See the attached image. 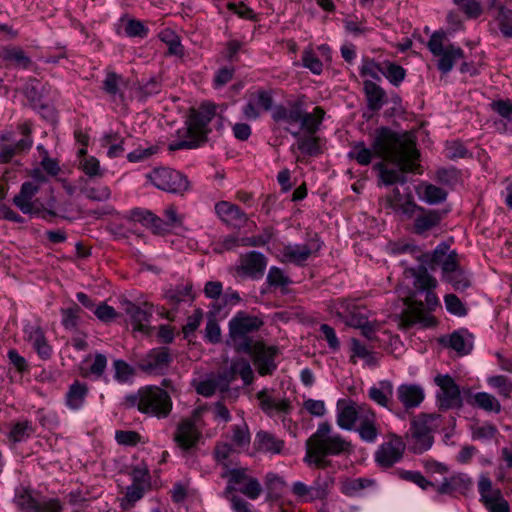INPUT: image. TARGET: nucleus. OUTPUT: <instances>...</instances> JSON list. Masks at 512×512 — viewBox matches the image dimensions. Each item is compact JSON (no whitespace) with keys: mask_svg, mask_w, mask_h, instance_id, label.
Segmentation results:
<instances>
[{"mask_svg":"<svg viewBox=\"0 0 512 512\" xmlns=\"http://www.w3.org/2000/svg\"><path fill=\"white\" fill-rule=\"evenodd\" d=\"M469 402L472 406L484 410L485 412L499 413L501 411L499 400L487 392H477L473 394Z\"/></svg>","mask_w":512,"mask_h":512,"instance_id":"45","label":"nucleus"},{"mask_svg":"<svg viewBox=\"0 0 512 512\" xmlns=\"http://www.w3.org/2000/svg\"><path fill=\"white\" fill-rule=\"evenodd\" d=\"M434 383L439 387L435 395L439 410H459L463 407L460 387L449 374H437Z\"/></svg>","mask_w":512,"mask_h":512,"instance_id":"10","label":"nucleus"},{"mask_svg":"<svg viewBox=\"0 0 512 512\" xmlns=\"http://www.w3.org/2000/svg\"><path fill=\"white\" fill-rule=\"evenodd\" d=\"M266 265V257L262 253L251 251L242 257L240 269L243 274L259 279L263 276Z\"/></svg>","mask_w":512,"mask_h":512,"instance_id":"34","label":"nucleus"},{"mask_svg":"<svg viewBox=\"0 0 512 512\" xmlns=\"http://www.w3.org/2000/svg\"><path fill=\"white\" fill-rule=\"evenodd\" d=\"M169 494L175 505L179 507L186 505L190 497V481L186 479L184 481L175 482Z\"/></svg>","mask_w":512,"mask_h":512,"instance_id":"50","label":"nucleus"},{"mask_svg":"<svg viewBox=\"0 0 512 512\" xmlns=\"http://www.w3.org/2000/svg\"><path fill=\"white\" fill-rule=\"evenodd\" d=\"M404 321L407 325L422 324L425 327L434 323L433 317L424 313L422 303L419 304V307L410 308L404 315Z\"/></svg>","mask_w":512,"mask_h":512,"instance_id":"55","label":"nucleus"},{"mask_svg":"<svg viewBox=\"0 0 512 512\" xmlns=\"http://www.w3.org/2000/svg\"><path fill=\"white\" fill-rule=\"evenodd\" d=\"M274 92L272 89L259 88L248 95L247 102L242 107L245 119L255 121L261 117L262 112L272 113L274 108Z\"/></svg>","mask_w":512,"mask_h":512,"instance_id":"13","label":"nucleus"},{"mask_svg":"<svg viewBox=\"0 0 512 512\" xmlns=\"http://www.w3.org/2000/svg\"><path fill=\"white\" fill-rule=\"evenodd\" d=\"M89 388L86 383L75 380L66 393V405L72 410H79L83 407Z\"/></svg>","mask_w":512,"mask_h":512,"instance_id":"42","label":"nucleus"},{"mask_svg":"<svg viewBox=\"0 0 512 512\" xmlns=\"http://www.w3.org/2000/svg\"><path fill=\"white\" fill-rule=\"evenodd\" d=\"M337 425L343 430H354L366 443H375L380 426L375 411L368 404L355 402L337 403Z\"/></svg>","mask_w":512,"mask_h":512,"instance_id":"3","label":"nucleus"},{"mask_svg":"<svg viewBox=\"0 0 512 512\" xmlns=\"http://www.w3.org/2000/svg\"><path fill=\"white\" fill-rule=\"evenodd\" d=\"M158 37L162 42L167 44L169 55L183 56V46L180 43L179 36L173 30L166 28L158 34Z\"/></svg>","mask_w":512,"mask_h":512,"instance_id":"51","label":"nucleus"},{"mask_svg":"<svg viewBox=\"0 0 512 512\" xmlns=\"http://www.w3.org/2000/svg\"><path fill=\"white\" fill-rule=\"evenodd\" d=\"M127 401L140 412L159 419L166 418L172 410L170 395L157 386L141 388L136 395L129 396Z\"/></svg>","mask_w":512,"mask_h":512,"instance_id":"4","label":"nucleus"},{"mask_svg":"<svg viewBox=\"0 0 512 512\" xmlns=\"http://www.w3.org/2000/svg\"><path fill=\"white\" fill-rule=\"evenodd\" d=\"M144 306L145 308H141L132 302H127L125 312L130 316L135 331L150 335L152 331V327L149 325L152 317L151 306H148L147 303Z\"/></svg>","mask_w":512,"mask_h":512,"instance_id":"29","label":"nucleus"},{"mask_svg":"<svg viewBox=\"0 0 512 512\" xmlns=\"http://www.w3.org/2000/svg\"><path fill=\"white\" fill-rule=\"evenodd\" d=\"M480 501L486 505L503 497L500 489L494 488L492 480L485 474H481L478 481Z\"/></svg>","mask_w":512,"mask_h":512,"instance_id":"46","label":"nucleus"},{"mask_svg":"<svg viewBox=\"0 0 512 512\" xmlns=\"http://www.w3.org/2000/svg\"><path fill=\"white\" fill-rule=\"evenodd\" d=\"M488 13L504 38H512V9L502 0H487Z\"/></svg>","mask_w":512,"mask_h":512,"instance_id":"24","label":"nucleus"},{"mask_svg":"<svg viewBox=\"0 0 512 512\" xmlns=\"http://www.w3.org/2000/svg\"><path fill=\"white\" fill-rule=\"evenodd\" d=\"M406 445L401 437L391 435L375 452V461L382 468H390L398 463L404 454Z\"/></svg>","mask_w":512,"mask_h":512,"instance_id":"16","label":"nucleus"},{"mask_svg":"<svg viewBox=\"0 0 512 512\" xmlns=\"http://www.w3.org/2000/svg\"><path fill=\"white\" fill-rule=\"evenodd\" d=\"M300 129L304 133H317L324 120L325 111L322 107L316 106L311 112H306L304 106L301 108Z\"/></svg>","mask_w":512,"mask_h":512,"instance_id":"40","label":"nucleus"},{"mask_svg":"<svg viewBox=\"0 0 512 512\" xmlns=\"http://www.w3.org/2000/svg\"><path fill=\"white\" fill-rule=\"evenodd\" d=\"M374 483V480L368 478H346L341 482L340 491L348 497H355Z\"/></svg>","mask_w":512,"mask_h":512,"instance_id":"47","label":"nucleus"},{"mask_svg":"<svg viewBox=\"0 0 512 512\" xmlns=\"http://www.w3.org/2000/svg\"><path fill=\"white\" fill-rule=\"evenodd\" d=\"M144 495L143 485L139 483H132L127 487L125 496L120 501V507L122 510H130L135 506V503L139 501Z\"/></svg>","mask_w":512,"mask_h":512,"instance_id":"53","label":"nucleus"},{"mask_svg":"<svg viewBox=\"0 0 512 512\" xmlns=\"http://www.w3.org/2000/svg\"><path fill=\"white\" fill-rule=\"evenodd\" d=\"M305 106L304 96L295 101H288L286 105L277 104L272 109L271 119L276 124L293 126L301 120V108ZM289 129V127H287Z\"/></svg>","mask_w":512,"mask_h":512,"instance_id":"23","label":"nucleus"},{"mask_svg":"<svg viewBox=\"0 0 512 512\" xmlns=\"http://www.w3.org/2000/svg\"><path fill=\"white\" fill-rule=\"evenodd\" d=\"M333 484V478L320 479L317 478L311 485H306L301 481L292 484L291 491L302 502H313L315 500H323L328 494Z\"/></svg>","mask_w":512,"mask_h":512,"instance_id":"17","label":"nucleus"},{"mask_svg":"<svg viewBox=\"0 0 512 512\" xmlns=\"http://www.w3.org/2000/svg\"><path fill=\"white\" fill-rule=\"evenodd\" d=\"M106 367L107 357L104 354L96 353L91 366L88 369H82L81 375L86 378L93 376L94 378L99 379L103 376Z\"/></svg>","mask_w":512,"mask_h":512,"instance_id":"58","label":"nucleus"},{"mask_svg":"<svg viewBox=\"0 0 512 512\" xmlns=\"http://www.w3.org/2000/svg\"><path fill=\"white\" fill-rule=\"evenodd\" d=\"M473 486L474 481L467 473L455 472L448 477H444L439 485L432 487L437 493L434 500L439 501L441 495H448L454 498L468 496L472 492Z\"/></svg>","mask_w":512,"mask_h":512,"instance_id":"12","label":"nucleus"},{"mask_svg":"<svg viewBox=\"0 0 512 512\" xmlns=\"http://www.w3.org/2000/svg\"><path fill=\"white\" fill-rule=\"evenodd\" d=\"M386 203L395 214L404 219H408L419 207L411 192L401 193L398 188H394L392 193L386 196Z\"/></svg>","mask_w":512,"mask_h":512,"instance_id":"25","label":"nucleus"},{"mask_svg":"<svg viewBox=\"0 0 512 512\" xmlns=\"http://www.w3.org/2000/svg\"><path fill=\"white\" fill-rule=\"evenodd\" d=\"M417 193L421 200L429 205L440 204L447 198L445 189L429 183L420 184L417 188Z\"/></svg>","mask_w":512,"mask_h":512,"instance_id":"43","label":"nucleus"},{"mask_svg":"<svg viewBox=\"0 0 512 512\" xmlns=\"http://www.w3.org/2000/svg\"><path fill=\"white\" fill-rule=\"evenodd\" d=\"M398 401L406 411L418 408L425 399L424 388L420 384L404 383L396 390Z\"/></svg>","mask_w":512,"mask_h":512,"instance_id":"28","label":"nucleus"},{"mask_svg":"<svg viewBox=\"0 0 512 512\" xmlns=\"http://www.w3.org/2000/svg\"><path fill=\"white\" fill-rule=\"evenodd\" d=\"M174 441L177 446L183 451L188 453L192 448V419H183L178 425L174 434Z\"/></svg>","mask_w":512,"mask_h":512,"instance_id":"44","label":"nucleus"},{"mask_svg":"<svg viewBox=\"0 0 512 512\" xmlns=\"http://www.w3.org/2000/svg\"><path fill=\"white\" fill-rule=\"evenodd\" d=\"M287 131L296 139L295 146L304 155L316 157L322 153L320 138L316 133L300 134V131H293L286 128Z\"/></svg>","mask_w":512,"mask_h":512,"instance_id":"35","label":"nucleus"},{"mask_svg":"<svg viewBox=\"0 0 512 512\" xmlns=\"http://www.w3.org/2000/svg\"><path fill=\"white\" fill-rule=\"evenodd\" d=\"M301 60L302 65L309 69L313 74L320 75L322 73L323 63L311 49H306L303 52Z\"/></svg>","mask_w":512,"mask_h":512,"instance_id":"64","label":"nucleus"},{"mask_svg":"<svg viewBox=\"0 0 512 512\" xmlns=\"http://www.w3.org/2000/svg\"><path fill=\"white\" fill-rule=\"evenodd\" d=\"M254 445L257 451L276 455L284 449L285 442L268 431H259L255 435Z\"/></svg>","mask_w":512,"mask_h":512,"instance_id":"36","label":"nucleus"},{"mask_svg":"<svg viewBox=\"0 0 512 512\" xmlns=\"http://www.w3.org/2000/svg\"><path fill=\"white\" fill-rule=\"evenodd\" d=\"M216 114V105L212 102H203L199 109H194V148L207 141V135L211 132L208 127Z\"/></svg>","mask_w":512,"mask_h":512,"instance_id":"20","label":"nucleus"},{"mask_svg":"<svg viewBox=\"0 0 512 512\" xmlns=\"http://www.w3.org/2000/svg\"><path fill=\"white\" fill-rule=\"evenodd\" d=\"M445 216V212L438 209H426L419 205L408 220H412V231L419 236H427L437 229Z\"/></svg>","mask_w":512,"mask_h":512,"instance_id":"15","label":"nucleus"},{"mask_svg":"<svg viewBox=\"0 0 512 512\" xmlns=\"http://www.w3.org/2000/svg\"><path fill=\"white\" fill-rule=\"evenodd\" d=\"M366 103L369 110L379 111L388 101L385 90L371 80L363 82Z\"/></svg>","mask_w":512,"mask_h":512,"instance_id":"38","label":"nucleus"},{"mask_svg":"<svg viewBox=\"0 0 512 512\" xmlns=\"http://www.w3.org/2000/svg\"><path fill=\"white\" fill-rule=\"evenodd\" d=\"M453 3L468 19H477L483 13L480 0H453Z\"/></svg>","mask_w":512,"mask_h":512,"instance_id":"56","label":"nucleus"},{"mask_svg":"<svg viewBox=\"0 0 512 512\" xmlns=\"http://www.w3.org/2000/svg\"><path fill=\"white\" fill-rule=\"evenodd\" d=\"M134 215H141L139 218L140 221L143 222L144 225L150 227L154 234H164L167 231V224L161 218L157 217L151 212L138 213L135 212Z\"/></svg>","mask_w":512,"mask_h":512,"instance_id":"60","label":"nucleus"},{"mask_svg":"<svg viewBox=\"0 0 512 512\" xmlns=\"http://www.w3.org/2000/svg\"><path fill=\"white\" fill-rule=\"evenodd\" d=\"M228 491H238L251 500H256L262 493L258 479L250 476L247 469L237 468L229 471Z\"/></svg>","mask_w":512,"mask_h":512,"instance_id":"14","label":"nucleus"},{"mask_svg":"<svg viewBox=\"0 0 512 512\" xmlns=\"http://www.w3.org/2000/svg\"><path fill=\"white\" fill-rule=\"evenodd\" d=\"M371 146L377 156L395 166L388 167L384 162L374 165V169L379 172L380 182L385 186L396 183L405 184L407 180L405 173L414 172L419 166L420 153L415 144L403 140L389 128L378 129Z\"/></svg>","mask_w":512,"mask_h":512,"instance_id":"1","label":"nucleus"},{"mask_svg":"<svg viewBox=\"0 0 512 512\" xmlns=\"http://www.w3.org/2000/svg\"><path fill=\"white\" fill-rule=\"evenodd\" d=\"M192 148V108L187 111L185 127L179 129L176 133V139L168 145L169 151Z\"/></svg>","mask_w":512,"mask_h":512,"instance_id":"41","label":"nucleus"},{"mask_svg":"<svg viewBox=\"0 0 512 512\" xmlns=\"http://www.w3.org/2000/svg\"><path fill=\"white\" fill-rule=\"evenodd\" d=\"M382 75L395 87H398L406 77V70L391 61H383Z\"/></svg>","mask_w":512,"mask_h":512,"instance_id":"49","label":"nucleus"},{"mask_svg":"<svg viewBox=\"0 0 512 512\" xmlns=\"http://www.w3.org/2000/svg\"><path fill=\"white\" fill-rule=\"evenodd\" d=\"M80 169L90 178H101L103 170L100 168L99 160L94 156H85L80 160Z\"/></svg>","mask_w":512,"mask_h":512,"instance_id":"61","label":"nucleus"},{"mask_svg":"<svg viewBox=\"0 0 512 512\" xmlns=\"http://www.w3.org/2000/svg\"><path fill=\"white\" fill-rule=\"evenodd\" d=\"M447 249V245L441 244L432 253L423 254L419 257L422 263L427 264L432 269L435 265H441L443 280L446 276L461 269L456 261V254H447Z\"/></svg>","mask_w":512,"mask_h":512,"instance_id":"19","label":"nucleus"},{"mask_svg":"<svg viewBox=\"0 0 512 512\" xmlns=\"http://www.w3.org/2000/svg\"><path fill=\"white\" fill-rule=\"evenodd\" d=\"M0 61L8 66L21 69H28L32 64L31 58L26 55L24 50L16 46L0 47Z\"/></svg>","mask_w":512,"mask_h":512,"instance_id":"37","label":"nucleus"},{"mask_svg":"<svg viewBox=\"0 0 512 512\" xmlns=\"http://www.w3.org/2000/svg\"><path fill=\"white\" fill-rule=\"evenodd\" d=\"M39 191V185L34 182H24L20 192L14 196L13 203L24 214L41 216L47 219V215L55 217L57 213L52 209L53 204L49 202V208H45L39 200H33Z\"/></svg>","mask_w":512,"mask_h":512,"instance_id":"8","label":"nucleus"},{"mask_svg":"<svg viewBox=\"0 0 512 512\" xmlns=\"http://www.w3.org/2000/svg\"><path fill=\"white\" fill-rule=\"evenodd\" d=\"M215 212L224 224L234 229L244 227L248 221L246 213L237 205L228 201L216 203Z\"/></svg>","mask_w":512,"mask_h":512,"instance_id":"26","label":"nucleus"},{"mask_svg":"<svg viewBox=\"0 0 512 512\" xmlns=\"http://www.w3.org/2000/svg\"><path fill=\"white\" fill-rule=\"evenodd\" d=\"M148 178L154 186L170 193H183L188 190L189 181L181 172L171 168L154 169Z\"/></svg>","mask_w":512,"mask_h":512,"instance_id":"11","label":"nucleus"},{"mask_svg":"<svg viewBox=\"0 0 512 512\" xmlns=\"http://www.w3.org/2000/svg\"><path fill=\"white\" fill-rule=\"evenodd\" d=\"M350 350L352 355L350 356V362L356 363L355 358L364 359L368 366H374L377 363L375 354L365 344L356 338L350 340Z\"/></svg>","mask_w":512,"mask_h":512,"instance_id":"48","label":"nucleus"},{"mask_svg":"<svg viewBox=\"0 0 512 512\" xmlns=\"http://www.w3.org/2000/svg\"><path fill=\"white\" fill-rule=\"evenodd\" d=\"M397 475L400 479L416 484L422 490H428L429 488L435 487V484L426 479L419 471L399 469L397 470Z\"/></svg>","mask_w":512,"mask_h":512,"instance_id":"57","label":"nucleus"},{"mask_svg":"<svg viewBox=\"0 0 512 512\" xmlns=\"http://www.w3.org/2000/svg\"><path fill=\"white\" fill-rule=\"evenodd\" d=\"M383 62H376L371 58H364L360 66V75L369 76L370 78L379 81L380 75L382 74Z\"/></svg>","mask_w":512,"mask_h":512,"instance_id":"63","label":"nucleus"},{"mask_svg":"<svg viewBox=\"0 0 512 512\" xmlns=\"http://www.w3.org/2000/svg\"><path fill=\"white\" fill-rule=\"evenodd\" d=\"M262 325L257 317L238 313L229 321V335L233 346L238 352H250L252 340L247 337L251 332L257 331Z\"/></svg>","mask_w":512,"mask_h":512,"instance_id":"7","label":"nucleus"},{"mask_svg":"<svg viewBox=\"0 0 512 512\" xmlns=\"http://www.w3.org/2000/svg\"><path fill=\"white\" fill-rule=\"evenodd\" d=\"M441 343L454 350L459 356L468 355L473 349V336L466 329H459L443 338Z\"/></svg>","mask_w":512,"mask_h":512,"instance_id":"33","label":"nucleus"},{"mask_svg":"<svg viewBox=\"0 0 512 512\" xmlns=\"http://www.w3.org/2000/svg\"><path fill=\"white\" fill-rule=\"evenodd\" d=\"M348 157L354 159L358 164L366 166L372 161L373 151L367 148L363 141H359L353 144Z\"/></svg>","mask_w":512,"mask_h":512,"instance_id":"54","label":"nucleus"},{"mask_svg":"<svg viewBox=\"0 0 512 512\" xmlns=\"http://www.w3.org/2000/svg\"><path fill=\"white\" fill-rule=\"evenodd\" d=\"M446 34L442 30L434 31L426 44L430 53L437 58L436 67L442 75L450 73L455 63L464 58V50L453 43H446Z\"/></svg>","mask_w":512,"mask_h":512,"instance_id":"5","label":"nucleus"},{"mask_svg":"<svg viewBox=\"0 0 512 512\" xmlns=\"http://www.w3.org/2000/svg\"><path fill=\"white\" fill-rule=\"evenodd\" d=\"M170 362L171 356L168 348L158 347L151 349L139 359L138 368L147 374L159 375L168 369Z\"/></svg>","mask_w":512,"mask_h":512,"instance_id":"22","label":"nucleus"},{"mask_svg":"<svg viewBox=\"0 0 512 512\" xmlns=\"http://www.w3.org/2000/svg\"><path fill=\"white\" fill-rule=\"evenodd\" d=\"M20 132L22 138L18 140L14 145L5 144L0 147V163L9 162L16 154L27 151L32 146L31 128L29 124L24 123L20 125Z\"/></svg>","mask_w":512,"mask_h":512,"instance_id":"30","label":"nucleus"},{"mask_svg":"<svg viewBox=\"0 0 512 512\" xmlns=\"http://www.w3.org/2000/svg\"><path fill=\"white\" fill-rule=\"evenodd\" d=\"M27 340L31 343L33 349L43 360H48L52 356V346L48 343L44 330L38 325H28L25 328Z\"/></svg>","mask_w":512,"mask_h":512,"instance_id":"32","label":"nucleus"},{"mask_svg":"<svg viewBox=\"0 0 512 512\" xmlns=\"http://www.w3.org/2000/svg\"><path fill=\"white\" fill-rule=\"evenodd\" d=\"M233 373L238 374L245 385H250L254 380V373L250 363L245 359H238L231 365Z\"/></svg>","mask_w":512,"mask_h":512,"instance_id":"62","label":"nucleus"},{"mask_svg":"<svg viewBox=\"0 0 512 512\" xmlns=\"http://www.w3.org/2000/svg\"><path fill=\"white\" fill-rule=\"evenodd\" d=\"M490 107L493 112L501 117L503 130L506 131L507 123H512V99L507 98L492 101Z\"/></svg>","mask_w":512,"mask_h":512,"instance_id":"52","label":"nucleus"},{"mask_svg":"<svg viewBox=\"0 0 512 512\" xmlns=\"http://www.w3.org/2000/svg\"><path fill=\"white\" fill-rule=\"evenodd\" d=\"M246 353L252 356L254 365L261 376L271 375L276 370L275 358L278 349L275 346L255 343L252 345L251 351Z\"/></svg>","mask_w":512,"mask_h":512,"instance_id":"21","label":"nucleus"},{"mask_svg":"<svg viewBox=\"0 0 512 512\" xmlns=\"http://www.w3.org/2000/svg\"><path fill=\"white\" fill-rule=\"evenodd\" d=\"M444 153L446 158L450 160H457L471 156V153L466 148L464 143L459 140L447 141L445 144Z\"/></svg>","mask_w":512,"mask_h":512,"instance_id":"59","label":"nucleus"},{"mask_svg":"<svg viewBox=\"0 0 512 512\" xmlns=\"http://www.w3.org/2000/svg\"><path fill=\"white\" fill-rule=\"evenodd\" d=\"M407 261L401 260L400 265L404 268L403 277L404 279L412 280L413 287L419 291L424 292L430 288L437 287V280L427 271V268L420 265L416 268L407 267Z\"/></svg>","mask_w":512,"mask_h":512,"instance_id":"27","label":"nucleus"},{"mask_svg":"<svg viewBox=\"0 0 512 512\" xmlns=\"http://www.w3.org/2000/svg\"><path fill=\"white\" fill-rule=\"evenodd\" d=\"M393 385L390 381H380L378 385H374L368 390V397L377 405L392 411Z\"/></svg>","mask_w":512,"mask_h":512,"instance_id":"39","label":"nucleus"},{"mask_svg":"<svg viewBox=\"0 0 512 512\" xmlns=\"http://www.w3.org/2000/svg\"><path fill=\"white\" fill-rule=\"evenodd\" d=\"M351 450L350 441L325 421L319 423L316 431L308 438L304 461L317 468H326L330 464L328 457L350 453Z\"/></svg>","mask_w":512,"mask_h":512,"instance_id":"2","label":"nucleus"},{"mask_svg":"<svg viewBox=\"0 0 512 512\" xmlns=\"http://www.w3.org/2000/svg\"><path fill=\"white\" fill-rule=\"evenodd\" d=\"M441 425L440 414L420 413L411 421L410 432L412 437L411 449L415 454H422L429 450L434 442L433 433Z\"/></svg>","mask_w":512,"mask_h":512,"instance_id":"6","label":"nucleus"},{"mask_svg":"<svg viewBox=\"0 0 512 512\" xmlns=\"http://www.w3.org/2000/svg\"><path fill=\"white\" fill-rule=\"evenodd\" d=\"M336 315L349 327L362 326L370 316V311L354 300L339 299L335 303Z\"/></svg>","mask_w":512,"mask_h":512,"instance_id":"18","label":"nucleus"},{"mask_svg":"<svg viewBox=\"0 0 512 512\" xmlns=\"http://www.w3.org/2000/svg\"><path fill=\"white\" fill-rule=\"evenodd\" d=\"M261 410L269 417L277 414H287L291 408L289 400L271 396L266 389L256 395Z\"/></svg>","mask_w":512,"mask_h":512,"instance_id":"31","label":"nucleus"},{"mask_svg":"<svg viewBox=\"0 0 512 512\" xmlns=\"http://www.w3.org/2000/svg\"><path fill=\"white\" fill-rule=\"evenodd\" d=\"M323 247V242L317 234L310 237L306 243H289L280 250V260L302 267L309 258L317 257Z\"/></svg>","mask_w":512,"mask_h":512,"instance_id":"9","label":"nucleus"}]
</instances>
